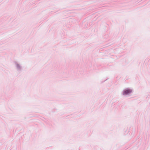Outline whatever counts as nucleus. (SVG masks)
Segmentation results:
<instances>
[{"label": "nucleus", "mask_w": 150, "mask_h": 150, "mask_svg": "<svg viewBox=\"0 0 150 150\" xmlns=\"http://www.w3.org/2000/svg\"><path fill=\"white\" fill-rule=\"evenodd\" d=\"M132 92L131 90L129 89H125L123 93V95H127L128 94L130 93H131Z\"/></svg>", "instance_id": "f257e3e1"}]
</instances>
